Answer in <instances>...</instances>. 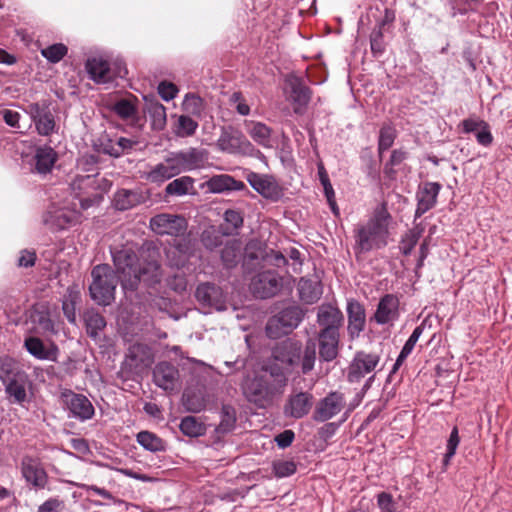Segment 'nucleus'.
I'll return each instance as SVG.
<instances>
[{
    "label": "nucleus",
    "instance_id": "nucleus-51",
    "mask_svg": "<svg viewBox=\"0 0 512 512\" xmlns=\"http://www.w3.org/2000/svg\"><path fill=\"white\" fill-rule=\"evenodd\" d=\"M183 402L187 410L195 413L204 410L206 407L205 399L201 395L195 393H185L183 396Z\"/></svg>",
    "mask_w": 512,
    "mask_h": 512
},
{
    "label": "nucleus",
    "instance_id": "nucleus-55",
    "mask_svg": "<svg viewBox=\"0 0 512 512\" xmlns=\"http://www.w3.org/2000/svg\"><path fill=\"white\" fill-rule=\"evenodd\" d=\"M67 53V47L63 44H53L41 51V54L50 62H59Z\"/></svg>",
    "mask_w": 512,
    "mask_h": 512
},
{
    "label": "nucleus",
    "instance_id": "nucleus-17",
    "mask_svg": "<svg viewBox=\"0 0 512 512\" xmlns=\"http://www.w3.org/2000/svg\"><path fill=\"white\" fill-rule=\"evenodd\" d=\"M25 111L30 115L35 123L36 130L40 135H50L55 128V121L49 109L38 103H31Z\"/></svg>",
    "mask_w": 512,
    "mask_h": 512
},
{
    "label": "nucleus",
    "instance_id": "nucleus-34",
    "mask_svg": "<svg viewBox=\"0 0 512 512\" xmlns=\"http://www.w3.org/2000/svg\"><path fill=\"white\" fill-rule=\"evenodd\" d=\"M127 361H129V365L135 369L149 365L151 362L150 349L141 343L131 345L128 349Z\"/></svg>",
    "mask_w": 512,
    "mask_h": 512
},
{
    "label": "nucleus",
    "instance_id": "nucleus-8",
    "mask_svg": "<svg viewBox=\"0 0 512 512\" xmlns=\"http://www.w3.org/2000/svg\"><path fill=\"white\" fill-rule=\"evenodd\" d=\"M285 94L286 99L292 104L294 112L302 114L310 101L309 88L298 77L289 76L285 81Z\"/></svg>",
    "mask_w": 512,
    "mask_h": 512
},
{
    "label": "nucleus",
    "instance_id": "nucleus-11",
    "mask_svg": "<svg viewBox=\"0 0 512 512\" xmlns=\"http://www.w3.org/2000/svg\"><path fill=\"white\" fill-rule=\"evenodd\" d=\"M282 287L281 278L274 271L257 274L251 281L252 293L259 298L274 296Z\"/></svg>",
    "mask_w": 512,
    "mask_h": 512
},
{
    "label": "nucleus",
    "instance_id": "nucleus-3",
    "mask_svg": "<svg viewBox=\"0 0 512 512\" xmlns=\"http://www.w3.org/2000/svg\"><path fill=\"white\" fill-rule=\"evenodd\" d=\"M0 379L11 403L23 404L31 386L28 375L12 359L0 360Z\"/></svg>",
    "mask_w": 512,
    "mask_h": 512
},
{
    "label": "nucleus",
    "instance_id": "nucleus-7",
    "mask_svg": "<svg viewBox=\"0 0 512 512\" xmlns=\"http://www.w3.org/2000/svg\"><path fill=\"white\" fill-rule=\"evenodd\" d=\"M150 228L158 235L180 236L187 229V221L180 215L162 213L150 219Z\"/></svg>",
    "mask_w": 512,
    "mask_h": 512
},
{
    "label": "nucleus",
    "instance_id": "nucleus-23",
    "mask_svg": "<svg viewBox=\"0 0 512 512\" xmlns=\"http://www.w3.org/2000/svg\"><path fill=\"white\" fill-rule=\"evenodd\" d=\"M153 378L157 386L164 390L172 391L177 386L179 373L175 366L162 362L154 368Z\"/></svg>",
    "mask_w": 512,
    "mask_h": 512
},
{
    "label": "nucleus",
    "instance_id": "nucleus-49",
    "mask_svg": "<svg viewBox=\"0 0 512 512\" xmlns=\"http://www.w3.org/2000/svg\"><path fill=\"white\" fill-rule=\"evenodd\" d=\"M136 201V194L128 190L118 191L114 198L115 207L119 210L129 209L135 205Z\"/></svg>",
    "mask_w": 512,
    "mask_h": 512
},
{
    "label": "nucleus",
    "instance_id": "nucleus-25",
    "mask_svg": "<svg viewBox=\"0 0 512 512\" xmlns=\"http://www.w3.org/2000/svg\"><path fill=\"white\" fill-rule=\"evenodd\" d=\"M312 406V396L306 392L292 395L285 405L284 412L293 418H302L307 415Z\"/></svg>",
    "mask_w": 512,
    "mask_h": 512
},
{
    "label": "nucleus",
    "instance_id": "nucleus-53",
    "mask_svg": "<svg viewBox=\"0 0 512 512\" xmlns=\"http://www.w3.org/2000/svg\"><path fill=\"white\" fill-rule=\"evenodd\" d=\"M104 318L98 313H90L86 317L87 332L91 337H96L98 331L105 327Z\"/></svg>",
    "mask_w": 512,
    "mask_h": 512
},
{
    "label": "nucleus",
    "instance_id": "nucleus-10",
    "mask_svg": "<svg viewBox=\"0 0 512 512\" xmlns=\"http://www.w3.org/2000/svg\"><path fill=\"white\" fill-rule=\"evenodd\" d=\"M21 474L27 484L36 489H44L48 483V474L38 458L23 457L21 461Z\"/></svg>",
    "mask_w": 512,
    "mask_h": 512
},
{
    "label": "nucleus",
    "instance_id": "nucleus-14",
    "mask_svg": "<svg viewBox=\"0 0 512 512\" xmlns=\"http://www.w3.org/2000/svg\"><path fill=\"white\" fill-rule=\"evenodd\" d=\"M86 70L90 78L99 84L108 83L115 77H123L127 72L125 68H119L115 72L106 60L97 57L87 60Z\"/></svg>",
    "mask_w": 512,
    "mask_h": 512
},
{
    "label": "nucleus",
    "instance_id": "nucleus-44",
    "mask_svg": "<svg viewBox=\"0 0 512 512\" xmlns=\"http://www.w3.org/2000/svg\"><path fill=\"white\" fill-rule=\"evenodd\" d=\"M79 299V291L75 287H70L64 296L62 308L69 322L75 321V303Z\"/></svg>",
    "mask_w": 512,
    "mask_h": 512
},
{
    "label": "nucleus",
    "instance_id": "nucleus-57",
    "mask_svg": "<svg viewBox=\"0 0 512 512\" xmlns=\"http://www.w3.org/2000/svg\"><path fill=\"white\" fill-rule=\"evenodd\" d=\"M231 104L234 105L236 111L242 115L247 116L250 113V107L247 104L246 100L243 98L241 93L235 92L230 97Z\"/></svg>",
    "mask_w": 512,
    "mask_h": 512
},
{
    "label": "nucleus",
    "instance_id": "nucleus-58",
    "mask_svg": "<svg viewBox=\"0 0 512 512\" xmlns=\"http://www.w3.org/2000/svg\"><path fill=\"white\" fill-rule=\"evenodd\" d=\"M377 504L381 512H396V505L393 501V497L386 492H382L378 495Z\"/></svg>",
    "mask_w": 512,
    "mask_h": 512
},
{
    "label": "nucleus",
    "instance_id": "nucleus-60",
    "mask_svg": "<svg viewBox=\"0 0 512 512\" xmlns=\"http://www.w3.org/2000/svg\"><path fill=\"white\" fill-rule=\"evenodd\" d=\"M275 474L278 477H287L295 473L296 465L291 461H282L274 465Z\"/></svg>",
    "mask_w": 512,
    "mask_h": 512
},
{
    "label": "nucleus",
    "instance_id": "nucleus-43",
    "mask_svg": "<svg viewBox=\"0 0 512 512\" xmlns=\"http://www.w3.org/2000/svg\"><path fill=\"white\" fill-rule=\"evenodd\" d=\"M180 430L189 437H198L205 433V426L193 416L184 417L180 423Z\"/></svg>",
    "mask_w": 512,
    "mask_h": 512
},
{
    "label": "nucleus",
    "instance_id": "nucleus-32",
    "mask_svg": "<svg viewBox=\"0 0 512 512\" xmlns=\"http://www.w3.org/2000/svg\"><path fill=\"white\" fill-rule=\"evenodd\" d=\"M56 159L57 154L51 147H38L34 156L35 170L41 174L50 172Z\"/></svg>",
    "mask_w": 512,
    "mask_h": 512
},
{
    "label": "nucleus",
    "instance_id": "nucleus-37",
    "mask_svg": "<svg viewBox=\"0 0 512 512\" xmlns=\"http://www.w3.org/2000/svg\"><path fill=\"white\" fill-rule=\"evenodd\" d=\"M423 333V326H417L414 331L412 332L411 336L406 341L405 345L403 346L395 364L393 367L392 372H396L397 369L401 366V364L405 361V359L408 357V355L413 351L419 337Z\"/></svg>",
    "mask_w": 512,
    "mask_h": 512
},
{
    "label": "nucleus",
    "instance_id": "nucleus-52",
    "mask_svg": "<svg viewBox=\"0 0 512 512\" xmlns=\"http://www.w3.org/2000/svg\"><path fill=\"white\" fill-rule=\"evenodd\" d=\"M185 112L192 115H200L203 109L202 99L194 94H187L182 103Z\"/></svg>",
    "mask_w": 512,
    "mask_h": 512
},
{
    "label": "nucleus",
    "instance_id": "nucleus-24",
    "mask_svg": "<svg viewBox=\"0 0 512 512\" xmlns=\"http://www.w3.org/2000/svg\"><path fill=\"white\" fill-rule=\"evenodd\" d=\"M339 332H331L330 330H320L318 334L319 355L324 361H332L338 355L339 348Z\"/></svg>",
    "mask_w": 512,
    "mask_h": 512
},
{
    "label": "nucleus",
    "instance_id": "nucleus-48",
    "mask_svg": "<svg viewBox=\"0 0 512 512\" xmlns=\"http://www.w3.org/2000/svg\"><path fill=\"white\" fill-rule=\"evenodd\" d=\"M316 360V345L313 340H308L304 349L303 355L301 354L300 362L303 373H307L313 369Z\"/></svg>",
    "mask_w": 512,
    "mask_h": 512
},
{
    "label": "nucleus",
    "instance_id": "nucleus-19",
    "mask_svg": "<svg viewBox=\"0 0 512 512\" xmlns=\"http://www.w3.org/2000/svg\"><path fill=\"white\" fill-rule=\"evenodd\" d=\"M177 175H179V170L169 153L162 162L151 166L148 171L144 172L143 177L151 183L161 184Z\"/></svg>",
    "mask_w": 512,
    "mask_h": 512
},
{
    "label": "nucleus",
    "instance_id": "nucleus-9",
    "mask_svg": "<svg viewBox=\"0 0 512 512\" xmlns=\"http://www.w3.org/2000/svg\"><path fill=\"white\" fill-rule=\"evenodd\" d=\"M380 357L375 353L358 352L348 368L349 382H359L372 373L379 364Z\"/></svg>",
    "mask_w": 512,
    "mask_h": 512
},
{
    "label": "nucleus",
    "instance_id": "nucleus-28",
    "mask_svg": "<svg viewBox=\"0 0 512 512\" xmlns=\"http://www.w3.org/2000/svg\"><path fill=\"white\" fill-rule=\"evenodd\" d=\"M463 132L475 133L476 139L479 144L489 146L492 143L493 137L491 135L488 124L479 118H468L462 121Z\"/></svg>",
    "mask_w": 512,
    "mask_h": 512
},
{
    "label": "nucleus",
    "instance_id": "nucleus-45",
    "mask_svg": "<svg viewBox=\"0 0 512 512\" xmlns=\"http://www.w3.org/2000/svg\"><path fill=\"white\" fill-rule=\"evenodd\" d=\"M422 233L423 228L420 226H415L402 237V240L400 242V250L402 251L403 254L408 255L411 253V251L419 241Z\"/></svg>",
    "mask_w": 512,
    "mask_h": 512
},
{
    "label": "nucleus",
    "instance_id": "nucleus-40",
    "mask_svg": "<svg viewBox=\"0 0 512 512\" xmlns=\"http://www.w3.org/2000/svg\"><path fill=\"white\" fill-rule=\"evenodd\" d=\"M147 111L152 120V126L156 130H162L166 124V109L157 101H151L147 105Z\"/></svg>",
    "mask_w": 512,
    "mask_h": 512
},
{
    "label": "nucleus",
    "instance_id": "nucleus-64",
    "mask_svg": "<svg viewBox=\"0 0 512 512\" xmlns=\"http://www.w3.org/2000/svg\"><path fill=\"white\" fill-rule=\"evenodd\" d=\"M294 439L292 430H285L275 437V441L280 448H286L291 445Z\"/></svg>",
    "mask_w": 512,
    "mask_h": 512
},
{
    "label": "nucleus",
    "instance_id": "nucleus-15",
    "mask_svg": "<svg viewBox=\"0 0 512 512\" xmlns=\"http://www.w3.org/2000/svg\"><path fill=\"white\" fill-rule=\"evenodd\" d=\"M198 302L208 308L222 311L226 309V299L222 290L210 283L200 284L195 292Z\"/></svg>",
    "mask_w": 512,
    "mask_h": 512
},
{
    "label": "nucleus",
    "instance_id": "nucleus-13",
    "mask_svg": "<svg viewBox=\"0 0 512 512\" xmlns=\"http://www.w3.org/2000/svg\"><path fill=\"white\" fill-rule=\"evenodd\" d=\"M179 174L204 166L208 159V153L204 149L189 148L185 151L171 152Z\"/></svg>",
    "mask_w": 512,
    "mask_h": 512
},
{
    "label": "nucleus",
    "instance_id": "nucleus-36",
    "mask_svg": "<svg viewBox=\"0 0 512 512\" xmlns=\"http://www.w3.org/2000/svg\"><path fill=\"white\" fill-rule=\"evenodd\" d=\"M194 180L189 176H182L171 181L165 188L168 195L182 196L193 189Z\"/></svg>",
    "mask_w": 512,
    "mask_h": 512
},
{
    "label": "nucleus",
    "instance_id": "nucleus-2",
    "mask_svg": "<svg viewBox=\"0 0 512 512\" xmlns=\"http://www.w3.org/2000/svg\"><path fill=\"white\" fill-rule=\"evenodd\" d=\"M390 220L386 207H377L369 221L356 230V252L366 253L384 247L387 244Z\"/></svg>",
    "mask_w": 512,
    "mask_h": 512
},
{
    "label": "nucleus",
    "instance_id": "nucleus-5",
    "mask_svg": "<svg viewBox=\"0 0 512 512\" xmlns=\"http://www.w3.org/2000/svg\"><path fill=\"white\" fill-rule=\"evenodd\" d=\"M303 317L304 311L299 306L286 307L268 321L266 333L274 339L286 335L298 327Z\"/></svg>",
    "mask_w": 512,
    "mask_h": 512
},
{
    "label": "nucleus",
    "instance_id": "nucleus-20",
    "mask_svg": "<svg viewBox=\"0 0 512 512\" xmlns=\"http://www.w3.org/2000/svg\"><path fill=\"white\" fill-rule=\"evenodd\" d=\"M440 190L441 185L437 182H426L419 188L415 211L416 218L421 217L436 205Z\"/></svg>",
    "mask_w": 512,
    "mask_h": 512
},
{
    "label": "nucleus",
    "instance_id": "nucleus-62",
    "mask_svg": "<svg viewBox=\"0 0 512 512\" xmlns=\"http://www.w3.org/2000/svg\"><path fill=\"white\" fill-rule=\"evenodd\" d=\"M116 143V149H112L113 157H119L126 153L127 151L131 150L134 142L128 138L120 137L115 141Z\"/></svg>",
    "mask_w": 512,
    "mask_h": 512
},
{
    "label": "nucleus",
    "instance_id": "nucleus-26",
    "mask_svg": "<svg viewBox=\"0 0 512 512\" xmlns=\"http://www.w3.org/2000/svg\"><path fill=\"white\" fill-rule=\"evenodd\" d=\"M347 314L348 333L351 338H355L365 327V310L359 302L350 300L347 304Z\"/></svg>",
    "mask_w": 512,
    "mask_h": 512
},
{
    "label": "nucleus",
    "instance_id": "nucleus-56",
    "mask_svg": "<svg viewBox=\"0 0 512 512\" xmlns=\"http://www.w3.org/2000/svg\"><path fill=\"white\" fill-rule=\"evenodd\" d=\"M31 319L33 322L38 323L40 330L49 331L53 329V324L49 319L48 314L44 311L35 309L31 314Z\"/></svg>",
    "mask_w": 512,
    "mask_h": 512
},
{
    "label": "nucleus",
    "instance_id": "nucleus-33",
    "mask_svg": "<svg viewBox=\"0 0 512 512\" xmlns=\"http://www.w3.org/2000/svg\"><path fill=\"white\" fill-rule=\"evenodd\" d=\"M298 292L300 299L306 304H313L317 302L323 291L322 286L318 281H312L302 278L298 283Z\"/></svg>",
    "mask_w": 512,
    "mask_h": 512
},
{
    "label": "nucleus",
    "instance_id": "nucleus-27",
    "mask_svg": "<svg viewBox=\"0 0 512 512\" xmlns=\"http://www.w3.org/2000/svg\"><path fill=\"white\" fill-rule=\"evenodd\" d=\"M399 301L393 295H385L379 302L375 320L379 324H386L398 318Z\"/></svg>",
    "mask_w": 512,
    "mask_h": 512
},
{
    "label": "nucleus",
    "instance_id": "nucleus-18",
    "mask_svg": "<svg viewBox=\"0 0 512 512\" xmlns=\"http://www.w3.org/2000/svg\"><path fill=\"white\" fill-rule=\"evenodd\" d=\"M273 356L282 364L283 369H293L300 363L301 345L288 339L275 348Z\"/></svg>",
    "mask_w": 512,
    "mask_h": 512
},
{
    "label": "nucleus",
    "instance_id": "nucleus-21",
    "mask_svg": "<svg viewBox=\"0 0 512 512\" xmlns=\"http://www.w3.org/2000/svg\"><path fill=\"white\" fill-rule=\"evenodd\" d=\"M63 397L65 405L74 417L84 421L94 415V407L87 397L73 392L65 393Z\"/></svg>",
    "mask_w": 512,
    "mask_h": 512
},
{
    "label": "nucleus",
    "instance_id": "nucleus-35",
    "mask_svg": "<svg viewBox=\"0 0 512 512\" xmlns=\"http://www.w3.org/2000/svg\"><path fill=\"white\" fill-rule=\"evenodd\" d=\"M25 347L28 352L38 359H52L54 352L47 348L43 342L36 337H29L25 340Z\"/></svg>",
    "mask_w": 512,
    "mask_h": 512
},
{
    "label": "nucleus",
    "instance_id": "nucleus-30",
    "mask_svg": "<svg viewBox=\"0 0 512 512\" xmlns=\"http://www.w3.org/2000/svg\"><path fill=\"white\" fill-rule=\"evenodd\" d=\"M244 184L227 174L216 175L206 182L207 189L212 193H223L230 190H240Z\"/></svg>",
    "mask_w": 512,
    "mask_h": 512
},
{
    "label": "nucleus",
    "instance_id": "nucleus-38",
    "mask_svg": "<svg viewBox=\"0 0 512 512\" xmlns=\"http://www.w3.org/2000/svg\"><path fill=\"white\" fill-rule=\"evenodd\" d=\"M198 128V123L188 115L177 116V121L174 128L176 136L185 138L194 135Z\"/></svg>",
    "mask_w": 512,
    "mask_h": 512
},
{
    "label": "nucleus",
    "instance_id": "nucleus-12",
    "mask_svg": "<svg viewBox=\"0 0 512 512\" xmlns=\"http://www.w3.org/2000/svg\"><path fill=\"white\" fill-rule=\"evenodd\" d=\"M344 407V395L337 391L331 392L318 402L313 417L316 421L324 422L339 414Z\"/></svg>",
    "mask_w": 512,
    "mask_h": 512
},
{
    "label": "nucleus",
    "instance_id": "nucleus-1",
    "mask_svg": "<svg viewBox=\"0 0 512 512\" xmlns=\"http://www.w3.org/2000/svg\"><path fill=\"white\" fill-rule=\"evenodd\" d=\"M156 252H149L147 257L142 255V262L131 248H124L113 253L115 276L110 266L97 265L93 268L92 283L89 290L92 299L100 305H108L114 299V292L121 281L124 290H135L142 281L147 285L158 283L161 279V269L157 261Z\"/></svg>",
    "mask_w": 512,
    "mask_h": 512
},
{
    "label": "nucleus",
    "instance_id": "nucleus-61",
    "mask_svg": "<svg viewBox=\"0 0 512 512\" xmlns=\"http://www.w3.org/2000/svg\"><path fill=\"white\" fill-rule=\"evenodd\" d=\"M178 92L177 87L168 82H161L158 86V93L165 101L172 100Z\"/></svg>",
    "mask_w": 512,
    "mask_h": 512
},
{
    "label": "nucleus",
    "instance_id": "nucleus-22",
    "mask_svg": "<svg viewBox=\"0 0 512 512\" xmlns=\"http://www.w3.org/2000/svg\"><path fill=\"white\" fill-rule=\"evenodd\" d=\"M343 320V314L336 306L332 304H322L318 307L317 323L321 327V330L339 332Z\"/></svg>",
    "mask_w": 512,
    "mask_h": 512
},
{
    "label": "nucleus",
    "instance_id": "nucleus-16",
    "mask_svg": "<svg viewBox=\"0 0 512 512\" xmlns=\"http://www.w3.org/2000/svg\"><path fill=\"white\" fill-rule=\"evenodd\" d=\"M246 179L254 190L267 199L277 200L282 195L280 186L272 176L250 172Z\"/></svg>",
    "mask_w": 512,
    "mask_h": 512
},
{
    "label": "nucleus",
    "instance_id": "nucleus-47",
    "mask_svg": "<svg viewBox=\"0 0 512 512\" xmlns=\"http://www.w3.org/2000/svg\"><path fill=\"white\" fill-rule=\"evenodd\" d=\"M224 220L225 227L223 228V233L226 235L232 234L243 224L242 214L239 211L233 209L225 211Z\"/></svg>",
    "mask_w": 512,
    "mask_h": 512
},
{
    "label": "nucleus",
    "instance_id": "nucleus-46",
    "mask_svg": "<svg viewBox=\"0 0 512 512\" xmlns=\"http://www.w3.org/2000/svg\"><path fill=\"white\" fill-rule=\"evenodd\" d=\"M113 111L122 119H134L136 116V107L130 99H120L113 105Z\"/></svg>",
    "mask_w": 512,
    "mask_h": 512
},
{
    "label": "nucleus",
    "instance_id": "nucleus-6",
    "mask_svg": "<svg viewBox=\"0 0 512 512\" xmlns=\"http://www.w3.org/2000/svg\"><path fill=\"white\" fill-rule=\"evenodd\" d=\"M216 146L220 151L233 155H252L255 150L244 134L232 126L222 128Z\"/></svg>",
    "mask_w": 512,
    "mask_h": 512
},
{
    "label": "nucleus",
    "instance_id": "nucleus-63",
    "mask_svg": "<svg viewBox=\"0 0 512 512\" xmlns=\"http://www.w3.org/2000/svg\"><path fill=\"white\" fill-rule=\"evenodd\" d=\"M459 442L460 438L458 435V429L454 427L447 441L448 457H453L455 455Z\"/></svg>",
    "mask_w": 512,
    "mask_h": 512
},
{
    "label": "nucleus",
    "instance_id": "nucleus-42",
    "mask_svg": "<svg viewBox=\"0 0 512 512\" xmlns=\"http://www.w3.org/2000/svg\"><path fill=\"white\" fill-rule=\"evenodd\" d=\"M96 185L100 186L98 180L96 179V175H77L71 183V188L78 196L81 192L88 193V191L90 189H94Z\"/></svg>",
    "mask_w": 512,
    "mask_h": 512
},
{
    "label": "nucleus",
    "instance_id": "nucleus-39",
    "mask_svg": "<svg viewBox=\"0 0 512 512\" xmlns=\"http://www.w3.org/2000/svg\"><path fill=\"white\" fill-rule=\"evenodd\" d=\"M137 442L151 452L163 451L165 449L162 439L149 431L139 432L137 434Z\"/></svg>",
    "mask_w": 512,
    "mask_h": 512
},
{
    "label": "nucleus",
    "instance_id": "nucleus-54",
    "mask_svg": "<svg viewBox=\"0 0 512 512\" xmlns=\"http://www.w3.org/2000/svg\"><path fill=\"white\" fill-rule=\"evenodd\" d=\"M395 130L390 126H384L380 130L378 149L379 153L388 150L394 143Z\"/></svg>",
    "mask_w": 512,
    "mask_h": 512
},
{
    "label": "nucleus",
    "instance_id": "nucleus-41",
    "mask_svg": "<svg viewBox=\"0 0 512 512\" xmlns=\"http://www.w3.org/2000/svg\"><path fill=\"white\" fill-rule=\"evenodd\" d=\"M76 218L77 215L74 211L59 209L50 216V219H46L45 221L46 223L50 224L51 227L64 229L66 226L74 222Z\"/></svg>",
    "mask_w": 512,
    "mask_h": 512
},
{
    "label": "nucleus",
    "instance_id": "nucleus-4",
    "mask_svg": "<svg viewBox=\"0 0 512 512\" xmlns=\"http://www.w3.org/2000/svg\"><path fill=\"white\" fill-rule=\"evenodd\" d=\"M272 378L273 374L269 375L267 371L248 375L242 383L243 394L247 400L259 407H265L271 403L273 397L279 392Z\"/></svg>",
    "mask_w": 512,
    "mask_h": 512
},
{
    "label": "nucleus",
    "instance_id": "nucleus-31",
    "mask_svg": "<svg viewBox=\"0 0 512 512\" xmlns=\"http://www.w3.org/2000/svg\"><path fill=\"white\" fill-rule=\"evenodd\" d=\"M193 255L194 250L190 242H179L175 247L169 249L167 252L170 264L177 268L185 267Z\"/></svg>",
    "mask_w": 512,
    "mask_h": 512
},
{
    "label": "nucleus",
    "instance_id": "nucleus-50",
    "mask_svg": "<svg viewBox=\"0 0 512 512\" xmlns=\"http://www.w3.org/2000/svg\"><path fill=\"white\" fill-rule=\"evenodd\" d=\"M240 247L236 243L227 244L222 250V261L228 268L233 267L240 259Z\"/></svg>",
    "mask_w": 512,
    "mask_h": 512
},
{
    "label": "nucleus",
    "instance_id": "nucleus-29",
    "mask_svg": "<svg viewBox=\"0 0 512 512\" xmlns=\"http://www.w3.org/2000/svg\"><path fill=\"white\" fill-rule=\"evenodd\" d=\"M245 128L248 135L258 145L264 148L273 147L272 131L267 125L256 121H246Z\"/></svg>",
    "mask_w": 512,
    "mask_h": 512
},
{
    "label": "nucleus",
    "instance_id": "nucleus-59",
    "mask_svg": "<svg viewBox=\"0 0 512 512\" xmlns=\"http://www.w3.org/2000/svg\"><path fill=\"white\" fill-rule=\"evenodd\" d=\"M64 508V503L58 498H49L42 503L37 512H61Z\"/></svg>",
    "mask_w": 512,
    "mask_h": 512
}]
</instances>
